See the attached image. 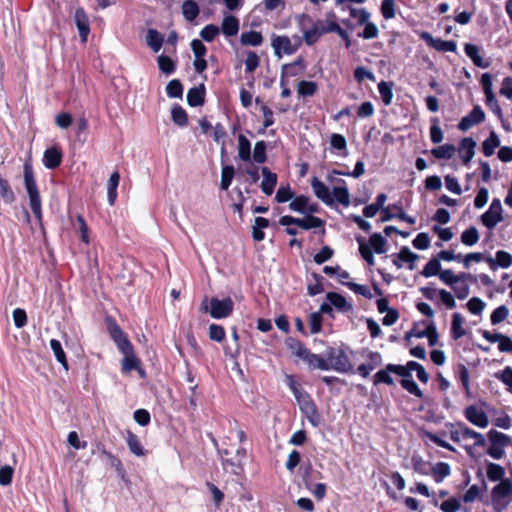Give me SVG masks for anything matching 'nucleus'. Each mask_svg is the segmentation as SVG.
I'll use <instances>...</instances> for the list:
<instances>
[{
    "label": "nucleus",
    "instance_id": "obj_21",
    "mask_svg": "<svg viewBox=\"0 0 512 512\" xmlns=\"http://www.w3.org/2000/svg\"><path fill=\"white\" fill-rule=\"evenodd\" d=\"M369 361L358 366L357 371L360 376L367 378L371 371L381 364L382 357L378 352H370L368 355Z\"/></svg>",
    "mask_w": 512,
    "mask_h": 512
},
{
    "label": "nucleus",
    "instance_id": "obj_1",
    "mask_svg": "<svg viewBox=\"0 0 512 512\" xmlns=\"http://www.w3.org/2000/svg\"><path fill=\"white\" fill-rule=\"evenodd\" d=\"M24 182L25 188L27 190L30 202V208L35 216V218L41 222L42 221V206H41V198L40 194L34 179L32 166L28 163L24 165Z\"/></svg>",
    "mask_w": 512,
    "mask_h": 512
},
{
    "label": "nucleus",
    "instance_id": "obj_32",
    "mask_svg": "<svg viewBox=\"0 0 512 512\" xmlns=\"http://www.w3.org/2000/svg\"><path fill=\"white\" fill-rule=\"evenodd\" d=\"M238 157L244 162L251 160V143L243 134L238 136Z\"/></svg>",
    "mask_w": 512,
    "mask_h": 512
},
{
    "label": "nucleus",
    "instance_id": "obj_54",
    "mask_svg": "<svg viewBox=\"0 0 512 512\" xmlns=\"http://www.w3.org/2000/svg\"><path fill=\"white\" fill-rule=\"evenodd\" d=\"M479 240V232L475 227H470L461 235V241L467 246L475 245Z\"/></svg>",
    "mask_w": 512,
    "mask_h": 512
},
{
    "label": "nucleus",
    "instance_id": "obj_62",
    "mask_svg": "<svg viewBox=\"0 0 512 512\" xmlns=\"http://www.w3.org/2000/svg\"><path fill=\"white\" fill-rule=\"evenodd\" d=\"M294 197V192L291 190L289 184L286 186H280L276 192L275 200L278 203H285L289 200H292Z\"/></svg>",
    "mask_w": 512,
    "mask_h": 512
},
{
    "label": "nucleus",
    "instance_id": "obj_15",
    "mask_svg": "<svg viewBox=\"0 0 512 512\" xmlns=\"http://www.w3.org/2000/svg\"><path fill=\"white\" fill-rule=\"evenodd\" d=\"M326 299L337 311L341 313H351L354 310L352 303L348 302L347 299L339 293L328 292L326 294Z\"/></svg>",
    "mask_w": 512,
    "mask_h": 512
},
{
    "label": "nucleus",
    "instance_id": "obj_41",
    "mask_svg": "<svg viewBox=\"0 0 512 512\" xmlns=\"http://www.w3.org/2000/svg\"><path fill=\"white\" fill-rule=\"evenodd\" d=\"M159 69L165 75H171L176 70L174 61L167 55L161 54L157 58Z\"/></svg>",
    "mask_w": 512,
    "mask_h": 512
},
{
    "label": "nucleus",
    "instance_id": "obj_52",
    "mask_svg": "<svg viewBox=\"0 0 512 512\" xmlns=\"http://www.w3.org/2000/svg\"><path fill=\"white\" fill-rule=\"evenodd\" d=\"M505 475V470L502 466L496 463H489L487 467V477L491 481L502 480Z\"/></svg>",
    "mask_w": 512,
    "mask_h": 512
},
{
    "label": "nucleus",
    "instance_id": "obj_27",
    "mask_svg": "<svg viewBox=\"0 0 512 512\" xmlns=\"http://www.w3.org/2000/svg\"><path fill=\"white\" fill-rule=\"evenodd\" d=\"M146 43L155 52H159L164 43L163 35L156 29H148L146 33Z\"/></svg>",
    "mask_w": 512,
    "mask_h": 512
},
{
    "label": "nucleus",
    "instance_id": "obj_59",
    "mask_svg": "<svg viewBox=\"0 0 512 512\" xmlns=\"http://www.w3.org/2000/svg\"><path fill=\"white\" fill-rule=\"evenodd\" d=\"M102 455L105 456L110 466L113 467L119 475L123 476L125 474V469L118 457L107 450H103Z\"/></svg>",
    "mask_w": 512,
    "mask_h": 512
},
{
    "label": "nucleus",
    "instance_id": "obj_12",
    "mask_svg": "<svg viewBox=\"0 0 512 512\" xmlns=\"http://www.w3.org/2000/svg\"><path fill=\"white\" fill-rule=\"evenodd\" d=\"M311 187L314 195L327 206L333 205V197L329 188L317 177L311 180Z\"/></svg>",
    "mask_w": 512,
    "mask_h": 512
},
{
    "label": "nucleus",
    "instance_id": "obj_38",
    "mask_svg": "<svg viewBox=\"0 0 512 512\" xmlns=\"http://www.w3.org/2000/svg\"><path fill=\"white\" fill-rule=\"evenodd\" d=\"M500 146L498 135L492 131L490 136L483 142L482 148L485 156L490 157L494 154L495 149Z\"/></svg>",
    "mask_w": 512,
    "mask_h": 512
},
{
    "label": "nucleus",
    "instance_id": "obj_53",
    "mask_svg": "<svg viewBox=\"0 0 512 512\" xmlns=\"http://www.w3.org/2000/svg\"><path fill=\"white\" fill-rule=\"evenodd\" d=\"M350 16L354 18L359 25L369 22L370 13L365 8H349Z\"/></svg>",
    "mask_w": 512,
    "mask_h": 512
},
{
    "label": "nucleus",
    "instance_id": "obj_60",
    "mask_svg": "<svg viewBox=\"0 0 512 512\" xmlns=\"http://www.w3.org/2000/svg\"><path fill=\"white\" fill-rule=\"evenodd\" d=\"M488 436H489V439H490V442L492 445H498V446H501L504 448L510 442L509 436H507L501 432H498L496 430L490 431L488 433Z\"/></svg>",
    "mask_w": 512,
    "mask_h": 512
},
{
    "label": "nucleus",
    "instance_id": "obj_64",
    "mask_svg": "<svg viewBox=\"0 0 512 512\" xmlns=\"http://www.w3.org/2000/svg\"><path fill=\"white\" fill-rule=\"evenodd\" d=\"M440 262L437 258L431 259L425 266L422 271V275L425 277H432L437 275L440 272Z\"/></svg>",
    "mask_w": 512,
    "mask_h": 512
},
{
    "label": "nucleus",
    "instance_id": "obj_58",
    "mask_svg": "<svg viewBox=\"0 0 512 512\" xmlns=\"http://www.w3.org/2000/svg\"><path fill=\"white\" fill-rule=\"evenodd\" d=\"M312 277L314 279V283L308 284L307 291L310 296H316L324 291L322 285L323 277L317 273H313Z\"/></svg>",
    "mask_w": 512,
    "mask_h": 512
},
{
    "label": "nucleus",
    "instance_id": "obj_8",
    "mask_svg": "<svg viewBox=\"0 0 512 512\" xmlns=\"http://www.w3.org/2000/svg\"><path fill=\"white\" fill-rule=\"evenodd\" d=\"M503 219L501 201L499 199H493L489 209L481 216V222L488 229H493L498 223L502 222Z\"/></svg>",
    "mask_w": 512,
    "mask_h": 512
},
{
    "label": "nucleus",
    "instance_id": "obj_6",
    "mask_svg": "<svg viewBox=\"0 0 512 512\" xmlns=\"http://www.w3.org/2000/svg\"><path fill=\"white\" fill-rule=\"evenodd\" d=\"M279 224L281 226L296 225L304 230H309L312 228L322 227L324 225V222L320 218L313 216L312 214H308V216L303 219L285 215L279 219Z\"/></svg>",
    "mask_w": 512,
    "mask_h": 512
},
{
    "label": "nucleus",
    "instance_id": "obj_29",
    "mask_svg": "<svg viewBox=\"0 0 512 512\" xmlns=\"http://www.w3.org/2000/svg\"><path fill=\"white\" fill-rule=\"evenodd\" d=\"M120 181V174L115 171L110 175L107 183V198L108 203L112 206L115 204L117 199V188Z\"/></svg>",
    "mask_w": 512,
    "mask_h": 512
},
{
    "label": "nucleus",
    "instance_id": "obj_26",
    "mask_svg": "<svg viewBox=\"0 0 512 512\" xmlns=\"http://www.w3.org/2000/svg\"><path fill=\"white\" fill-rule=\"evenodd\" d=\"M466 416L470 422L482 428L486 427L489 423L486 414L474 406L466 409Z\"/></svg>",
    "mask_w": 512,
    "mask_h": 512
},
{
    "label": "nucleus",
    "instance_id": "obj_5",
    "mask_svg": "<svg viewBox=\"0 0 512 512\" xmlns=\"http://www.w3.org/2000/svg\"><path fill=\"white\" fill-rule=\"evenodd\" d=\"M451 438L456 442H464V446L468 451L472 446H483L485 444L483 435L468 428L452 431Z\"/></svg>",
    "mask_w": 512,
    "mask_h": 512
},
{
    "label": "nucleus",
    "instance_id": "obj_34",
    "mask_svg": "<svg viewBox=\"0 0 512 512\" xmlns=\"http://www.w3.org/2000/svg\"><path fill=\"white\" fill-rule=\"evenodd\" d=\"M300 407H301V410L307 415L309 422L314 427H317L319 425L320 417H319L317 408L314 405V403L311 400H307Z\"/></svg>",
    "mask_w": 512,
    "mask_h": 512
},
{
    "label": "nucleus",
    "instance_id": "obj_23",
    "mask_svg": "<svg viewBox=\"0 0 512 512\" xmlns=\"http://www.w3.org/2000/svg\"><path fill=\"white\" fill-rule=\"evenodd\" d=\"M62 161V153L56 147H51L45 150L43 155V164L47 169L57 168Z\"/></svg>",
    "mask_w": 512,
    "mask_h": 512
},
{
    "label": "nucleus",
    "instance_id": "obj_2",
    "mask_svg": "<svg viewBox=\"0 0 512 512\" xmlns=\"http://www.w3.org/2000/svg\"><path fill=\"white\" fill-rule=\"evenodd\" d=\"M491 502L496 512H503L512 502V481L502 479L491 491Z\"/></svg>",
    "mask_w": 512,
    "mask_h": 512
},
{
    "label": "nucleus",
    "instance_id": "obj_40",
    "mask_svg": "<svg viewBox=\"0 0 512 512\" xmlns=\"http://www.w3.org/2000/svg\"><path fill=\"white\" fill-rule=\"evenodd\" d=\"M421 39L424 40L428 45L435 48L437 51L440 52H447L448 51V41H444L441 39H434L431 34L428 32H423L421 34Z\"/></svg>",
    "mask_w": 512,
    "mask_h": 512
},
{
    "label": "nucleus",
    "instance_id": "obj_57",
    "mask_svg": "<svg viewBox=\"0 0 512 512\" xmlns=\"http://www.w3.org/2000/svg\"><path fill=\"white\" fill-rule=\"evenodd\" d=\"M0 196L3 198L4 202L10 204L15 200L14 193L9 185V183L0 176Z\"/></svg>",
    "mask_w": 512,
    "mask_h": 512
},
{
    "label": "nucleus",
    "instance_id": "obj_49",
    "mask_svg": "<svg viewBox=\"0 0 512 512\" xmlns=\"http://www.w3.org/2000/svg\"><path fill=\"white\" fill-rule=\"evenodd\" d=\"M370 247L377 253L382 254L386 251V240L380 233H374L369 238Z\"/></svg>",
    "mask_w": 512,
    "mask_h": 512
},
{
    "label": "nucleus",
    "instance_id": "obj_16",
    "mask_svg": "<svg viewBox=\"0 0 512 512\" xmlns=\"http://www.w3.org/2000/svg\"><path fill=\"white\" fill-rule=\"evenodd\" d=\"M261 173L263 179L260 184V188L265 195L270 196L273 194L275 186L277 184V174L272 172L268 167H262Z\"/></svg>",
    "mask_w": 512,
    "mask_h": 512
},
{
    "label": "nucleus",
    "instance_id": "obj_18",
    "mask_svg": "<svg viewBox=\"0 0 512 512\" xmlns=\"http://www.w3.org/2000/svg\"><path fill=\"white\" fill-rule=\"evenodd\" d=\"M310 369H319L328 371L326 356L312 353L309 349L305 352L301 358Z\"/></svg>",
    "mask_w": 512,
    "mask_h": 512
},
{
    "label": "nucleus",
    "instance_id": "obj_61",
    "mask_svg": "<svg viewBox=\"0 0 512 512\" xmlns=\"http://www.w3.org/2000/svg\"><path fill=\"white\" fill-rule=\"evenodd\" d=\"M428 324L426 322L415 323L413 328L405 335L407 339L410 337L424 338L427 335Z\"/></svg>",
    "mask_w": 512,
    "mask_h": 512
},
{
    "label": "nucleus",
    "instance_id": "obj_51",
    "mask_svg": "<svg viewBox=\"0 0 512 512\" xmlns=\"http://www.w3.org/2000/svg\"><path fill=\"white\" fill-rule=\"evenodd\" d=\"M397 258L403 262L409 264V269H414V262L418 259V255L413 253L408 247H403L397 254Z\"/></svg>",
    "mask_w": 512,
    "mask_h": 512
},
{
    "label": "nucleus",
    "instance_id": "obj_9",
    "mask_svg": "<svg viewBox=\"0 0 512 512\" xmlns=\"http://www.w3.org/2000/svg\"><path fill=\"white\" fill-rule=\"evenodd\" d=\"M234 303L230 297L224 299L211 298L209 313L214 319L226 318L231 315Z\"/></svg>",
    "mask_w": 512,
    "mask_h": 512
},
{
    "label": "nucleus",
    "instance_id": "obj_10",
    "mask_svg": "<svg viewBox=\"0 0 512 512\" xmlns=\"http://www.w3.org/2000/svg\"><path fill=\"white\" fill-rule=\"evenodd\" d=\"M290 210L301 214H313L317 212V204H310L309 197L305 195H299L293 197L289 204Z\"/></svg>",
    "mask_w": 512,
    "mask_h": 512
},
{
    "label": "nucleus",
    "instance_id": "obj_48",
    "mask_svg": "<svg viewBox=\"0 0 512 512\" xmlns=\"http://www.w3.org/2000/svg\"><path fill=\"white\" fill-rule=\"evenodd\" d=\"M266 142L261 140L255 143L253 150V160L255 163L263 164L267 160L266 155Z\"/></svg>",
    "mask_w": 512,
    "mask_h": 512
},
{
    "label": "nucleus",
    "instance_id": "obj_33",
    "mask_svg": "<svg viewBox=\"0 0 512 512\" xmlns=\"http://www.w3.org/2000/svg\"><path fill=\"white\" fill-rule=\"evenodd\" d=\"M199 6L193 0H186L182 4V14L186 21L193 22L199 15Z\"/></svg>",
    "mask_w": 512,
    "mask_h": 512
},
{
    "label": "nucleus",
    "instance_id": "obj_13",
    "mask_svg": "<svg viewBox=\"0 0 512 512\" xmlns=\"http://www.w3.org/2000/svg\"><path fill=\"white\" fill-rule=\"evenodd\" d=\"M272 47L275 55L278 58L282 57V54L292 55L296 52L297 48L294 47L287 36H276L272 39Z\"/></svg>",
    "mask_w": 512,
    "mask_h": 512
},
{
    "label": "nucleus",
    "instance_id": "obj_25",
    "mask_svg": "<svg viewBox=\"0 0 512 512\" xmlns=\"http://www.w3.org/2000/svg\"><path fill=\"white\" fill-rule=\"evenodd\" d=\"M421 292L427 299L440 301L443 305L448 307V291L435 287H424L421 288Z\"/></svg>",
    "mask_w": 512,
    "mask_h": 512
},
{
    "label": "nucleus",
    "instance_id": "obj_4",
    "mask_svg": "<svg viewBox=\"0 0 512 512\" xmlns=\"http://www.w3.org/2000/svg\"><path fill=\"white\" fill-rule=\"evenodd\" d=\"M300 30L303 33V39L309 46L314 45L322 36L317 21L313 22L308 14H301L297 17Z\"/></svg>",
    "mask_w": 512,
    "mask_h": 512
},
{
    "label": "nucleus",
    "instance_id": "obj_11",
    "mask_svg": "<svg viewBox=\"0 0 512 512\" xmlns=\"http://www.w3.org/2000/svg\"><path fill=\"white\" fill-rule=\"evenodd\" d=\"M220 28V33L226 38L234 37L240 29L239 19L232 14H224Z\"/></svg>",
    "mask_w": 512,
    "mask_h": 512
},
{
    "label": "nucleus",
    "instance_id": "obj_31",
    "mask_svg": "<svg viewBox=\"0 0 512 512\" xmlns=\"http://www.w3.org/2000/svg\"><path fill=\"white\" fill-rule=\"evenodd\" d=\"M269 226V220L264 217H256L254 220V225L252 227V238L254 241L260 242L264 240L265 233L263 229Z\"/></svg>",
    "mask_w": 512,
    "mask_h": 512
},
{
    "label": "nucleus",
    "instance_id": "obj_44",
    "mask_svg": "<svg viewBox=\"0 0 512 512\" xmlns=\"http://www.w3.org/2000/svg\"><path fill=\"white\" fill-rule=\"evenodd\" d=\"M235 170L231 165H225L222 167L221 171V182L220 188L224 191L228 190L230 187L232 180L234 178Z\"/></svg>",
    "mask_w": 512,
    "mask_h": 512
},
{
    "label": "nucleus",
    "instance_id": "obj_43",
    "mask_svg": "<svg viewBox=\"0 0 512 512\" xmlns=\"http://www.w3.org/2000/svg\"><path fill=\"white\" fill-rule=\"evenodd\" d=\"M285 343L292 354L299 359H301L308 350L299 340L292 337L287 338Z\"/></svg>",
    "mask_w": 512,
    "mask_h": 512
},
{
    "label": "nucleus",
    "instance_id": "obj_24",
    "mask_svg": "<svg viewBox=\"0 0 512 512\" xmlns=\"http://www.w3.org/2000/svg\"><path fill=\"white\" fill-rule=\"evenodd\" d=\"M205 100V86L200 84L199 86L192 87L187 93V103L191 107H198L204 103Z\"/></svg>",
    "mask_w": 512,
    "mask_h": 512
},
{
    "label": "nucleus",
    "instance_id": "obj_39",
    "mask_svg": "<svg viewBox=\"0 0 512 512\" xmlns=\"http://www.w3.org/2000/svg\"><path fill=\"white\" fill-rule=\"evenodd\" d=\"M126 442L130 451L136 456H143L144 449L137 435L128 431L126 436Z\"/></svg>",
    "mask_w": 512,
    "mask_h": 512
},
{
    "label": "nucleus",
    "instance_id": "obj_30",
    "mask_svg": "<svg viewBox=\"0 0 512 512\" xmlns=\"http://www.w3.org/2000/svg\"><path fill=\"white\" fill-rule=\"evenodd\" d=\"M240 42L244 46H260L263 42V36L260 32L255 30H250L247 32H243L240 37Z\"/></svg>",
    "mask_w": 512,
    "mask_h": 512
},
{
    "label": "nucleus",
    "instance_id": "obj_35",
    "mask_svg": "<svg viewBox=\"0 0 512 512\" xmlns=\"http://www.w3.org/2000/svg\"><path fill=\"white\" fill-rule=\"evenodd\" d=\"M378 92L384 105L388 106L393 100V83L381 81L378 84Z\"/></svg>",
    "mask_w": 512,
    "mask_h": 512
},
{
    "label": "nucleus",
    "instance_id": "obj_46",
    "mask_svg": "<svg viewBox=\"0 0 512 512\" xmlns=\"http://www.w3.org/2000/svg\"><path fill=\"white\" fill-rule=\"evenodd\" d=\"M317 91V84L313 81H300L297 85V92L299 96L309 97L313 96Z\"/></svg>",
    "mask_w": 512,
    "mask_h": 512
},
{
    "label": "nucleus",
    "instance_id": "obj_45",
    "mask_svg": "<svg viewBox=\"0 0 512 512\" xmlns=\"http://www.w3.org/2000/svg\"><path fill=\"white\" fill-rule=\"evenodd\" d=\"M223 466L234 475H240L243 471V462L236 457L223 458Z\"/></svg>",
    "mask_w": 512,
    "mask_h": 512
},
{
    "label": "nucleus",
    "instance_id": "obj_3",
    "mask_svg": "<svg viewBox=\"0 0 512 512\" xmlns=\"http://www.w3.org/2000/svg\"><path fill=\"white\" fill-rule=\"evenodd\" d=\"M325 356L328 370L339 373H349L352 370V363L344 349L329 347L325 351Z\"/></svg>",
    "mask_w": 512,
    "mask_h": 512
},
{
    "label": "nucleus",
    "instance_id": "obj_63",
    "mask_svg": "<svg viewBox=\"0 0 512 512\" xmlns=\"http://www.w3.org/2000/svg\"><path fill=\"white\" fill-rule=\"evenodd\" d=\"M345 285L352 290L354 293L361 295L367 299H372L373 294L370 291L369 287L366 285L357 284L354 282H346Z\"/></svg>",
    "mask_w": 512,
    "mask_h": 512
},
{
    "label": "nucleus",
    "instance_id": "obj_20",
    "mask_svg": "<svg viewBox=\"0 0 512 512\" xmlns=\"http://www.w3.org/2000/svg\"><path fill=\"white\" fill-rule=\"evenodd\" d=\"M476 142L472 138H464L459 144L458 153L464 164H468L475 154Z\"/></svg>",
    "mask_w": 512,
    "mask_h": 512
},
{
    "label": "nucleus",
    "instance_id": "obj_47",
    "mask_svg": "<svg viewBox=\"0 0 512 512\" xmlns=\"http://www.w3.org/2000/svg\"><path fill=\"white\" fill-rule=\"evenodd\" d=\"M166 94L169 98H182L183 85L180 80L172 79L166 86Z\"/></svg>",
    "mask_w": 512,
    "mask_h": 512
},
{
    "label": "nucleus",
    "instance_id": "obj_50",
    "mask_svg": "<svg viewBox=\"0 0 512 512\" xmlns=\"http://www.w3.org/2000/svg\"><path fill=\"white\" fill-rule=\"evenodd\" d=\"M220 34V28L215 24H208L200 31V37L206 42H212Z\"/></svg>",
    "mask_w": 512,
    "mask_h": 512
},
{
    "label": "nucleus",
    "instance_id": "obj_55",
    "mask_svg": "<svg viewBox=\"0 0 512 512\" xmlns=\"http://www.w3.org/2000/svg\"><path fill=\"white\" fill-rule=\"evenodd\" d=\"M432 477L437 482H442L448 475V464L444 462L437 463L432 467Z\"/></svg>",
    "mask_w": 512,
    "mask_h": 512
},
{
    "label": "nucleus",
    "instance_id": "obj_36",
    "mask_svg": "<svg viewBox=\"0 0 512 512\" xmlns=\"http://www.w3.org/2000/svg\"><path fill=\"white\" fill-rule=\"evenodd\" d=\"M50 348L53 351V354H54L56 360L62 365V367L65 370H68V362H67L66 354L62 348L60 341H58L56 339H51L50 340Z\"/></svg>",
    "mask_w": 512,
    "mask_h": 512
},
{
    "label": "nucleus",
    "instance_id": "obj_28",
    "mask_svg": "<svg viewBox=\"0 0 512 512\" xmlns=\"http://www.w3.org/2000/svg\"><path fill=\"white\" fill-rule=\"evenodd\" d=\"M465 53L476 66L481 68H487L489 66V63L484 61L480 55V49L478 46L467 43L465 45Z\"/></svg>",
    "mask_w": 512,
    "mask_h": 512
},
{
    "label": "nucleus",
    "instance_id": "obj_14",
    "mask_svg": "<svg viewBox=\"0 0 512 512\" xmlns=\"http://www.w3.org/2000/svg\"><path fill=\"white\" fill-rule=\"evenodd\" d=\"M485 118V113L479 106H475L472 111L463 117L458 125L462 131L469 130L474 125L482 122Z\"/></svg>",
    "mask_w": 512,
    "mask_h": 512
},
{
    "label": "nucleus",
    "instance_id": "obj_17",
    "mask_svg": "<svg viewBox=\"0 0 512 512\" xmlns=\"http://www.w3.org/2000/svg\"><path fill=\"white\" fill-rule=\"evenodd\" d=\"M75 24L79 31V36L82 42H86L90 33L89 19L83 8H78L75 11Z\"/></svg>",
    "mask_w": 512,
    "mask_h": 512
},
{
    "label": "nucleus",
    "instance_id": "obj_56",
    "mask_svg": "<svg viewBox=\"0 0 512 512\" xmlns=\"http://www.w3.org/2000/svg\"><path fill=\"white\" fill-rule=\"evenodd\" d=\"M288 385L300 406H302L305 401L311 400L307 393L301 391L299 385L293 380L292 377H289Z\"/></svg>",
    "mask_w": 512,
    "mask_h": 512
},
{
    "label": "nucleus",
    "instance_id": "obj_22",
    "mask_svg": "<svg viewBox=\"0 0 512 512\" xmlns=\"http://www.w3.org/2000/svg\"><path fill=\"white\" fill-rule=\"evenodd\" d=\"M338 182L341 185L334 187L331 192L333 202L336 201L342 206L348 207L350 205V194L346 182L342 179H338Z\"/></svg>",
    "mask_w": 512,
    "mask_h": 512
},
{
    "label": "nucleus",
    "instance_id": "obj_7",
    "mask_svg": "<svg viewBox=\"0 0 512 512\" xmlns=\"http://www.w3.org/2000/svg\"><path fill=\"white\" fill-rule=\"evenodd\" d=\"M388 369L393 371V373L402 377L401 386L407 390L409 393L421 397L422 391L420 390L417 383L414 381L411 373H409L406 368L402 365L396 364H388Z\"/></svg>",
    "mask_w": 512,
    "mask_h": 512
},
{
    "label": "nucleus",
    "instance_id": "obj_42",
    "mask_svg": "<svg viewBox=\"0 0 512 512\" xmlns=\"http://www.w3.org/2000/svg\"><path fill=\"white\" fill-rule=\"evenodd\" d=\"M122 363H121V369L123 373H129L132 370H136L138 366L140 365L139 359L136 357L134 351L131 353H128L127 355H123Z\"/></svg>",
    "mask_w": 512,
    "mask_h": 512
},
{
    "label": "nucleus",
    "instance_id": "obj_37",
    "mask_svg": "<svg viewBox=\"0 0 512 512\" xmlns=\"http://www.w3.org/2000/svg\"><path fill=\"white\" fill-rule=\"evenodd\" d=\"M171 119L179 127H186L188 125V115L180 105L175 104L172 107Z\"/></svg>",
    "mask_w": 512,
    "mask_h": 512
},
{
    "label": "nucleus",
    "instance_id": "obj_19",
    "mask_svg": "<svg viewBox=\"0 0 512 512\" xmlns=\"http://www.w3.org/2000/svg\"><path fill=\"white\" fill-rule=\"evenodd\" d=\"M491 269H495L497 266L500 268H509L512 265V255L504 250L496 252L495 258L488 256L485 258Z\"/></svg>",
    "mask_w": 512,
    "mask_h": 512
}]
</instances>
